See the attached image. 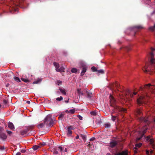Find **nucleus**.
<instances>
[{
	"label": "nucleus",
	"instance_id": "1a4fd4ad",
	"mask_svg": "<svg viewBox=\"0 0 155 155\" xmlns=\"http://www.w3.org/2000/svg\"><path fill=\"white\" fill-rule=\"evenodd\" d=\"M81 66L83 67V70L81 71V76H83L86 71V66L85 63L82 62L81 63Z\"/></svg>",
	"mask_w": 155,
	"mask_h": 155
},
{
	"label": "nucleus",
	"instance_id": "ddd939ff",
	"mask_svg": "<svg viewBox=\"0 0 155 155\" xmlns=\"http://www.w3.org/2000/svg\"><path fill=\"white\" fill-rule=\"evenodd\" d=\"M142 145V143H139L138 144H136L135 147H134V152L135 153H137V147H140Z\"/></svg>",
	"mask_w": 155,
	"mask_h": 155
},
{
	"label": "nucleus",
	"instance_id": "4d7b16f0",
	"mask_svg": "<svg viewBox=\"0 0 155 155\" xmlns=\"http://www.w3.org/2000/svg\"><path fill=\"white\" fill-rule=\"evenodd\" d=\"M2 105L0 104V108L2 107Z\"/></svg>",
	"mask_w": 155,
	"mask_h": 155
},
{
	"label": "nucleus",
	"instance_id": "09e8293b",
	"mask_svg": "<svg viewBox=\"0 0 155 155\" xmlns=\"http://www.w3.org/2000/svg\"><path fill=\"white\" fill-rule=\"evenodd\" d=\"M16 155H21V153L20 152L17 153Z\"/></svg>",
	"mask_w": 155,
	"mask_h": 155
},
{
	"label": "nucleus",
	"instance_id": "473e14b6",
	"mask_svg": "<svg viewBox=\"0 0 155 155\" xmlns=\"http://www.w3.org/2000/svg\"><path fill=\"white\" fill-rule=\"evenodd\" d=\"M62 83V81L59 80L57 81L56 84L58 85L61 84Z\"/></svg>",
	"mask_w": 155,
	"mask_h": 155
},
{
	"label": "nucleus",
	"instance_id": "72a5a7b5",
	"mask_svg": "<svg viewBox=\"0 0 155 155\" xmlns=\"http://www.w3.org/2000/svg\"><path fill=\"white\" fill-rule=\"evenodd\" d=\"M90 113L91 115H93L94 116L96 115V112L94 111L91 112Z\"/></svg>",
	"mask_w": 155,
	"mask_h": 155
},
{
	"label": "nucleus",
	"instance_id": "6e6552de",
	"mask_svg": "<svg viewBox=\"0 0 155 155\" xmlns=\"http://www.w3.org/2000/svg\"><path fill=\"white\" fill-rule=\"evenodd\" d=\"M33 127V126H32L28 127L27 128L24 130H21V134L22 136H25L27 132L29 131L30 130L32 129Z\"/></svg>",
	"mask_w": 155,
	"mask_h": 155
},
{
	"label": "nucleus",
	"instance_id": "4c0bfd02",
	"mask_svg": "<svg viewBox=\"0 0 155 155\" xmlns=\"http://www.w3.org/2000/svg\"><path fill=\"white\" fill-rule=\"evenodd\" d=\"M7 132L9 135H11L12 134V132L10 131L7 130Z\"/></svg>",
	"mask_w": 155,
	"mask_h": 155
},
{
	"label": "nucleus",
	"instance_id": "7ed1b4c3",
	"mask_svg": "<svg viewBox=\"0 0 155 155\" xmlns=\"http://www.w3.org/2000/svg\"><path fill=\"white\" fill-rule=\"evenodd\" d=\"M109 99L110 103L111 105L114 107V112L118 113L119 112L125 113L126 112V109L119 107L116 105V101L114 99L113 95L110 94L109 97Z\"/></svg>",
	"mask_w": 155,
	"mask_h": 155
},
{
	"label": "nucleus",
	"instance_id": "5fc2aeb1",
	"mask_svg": "<svg viewBox=\"0 0 155 155\" xmlns=\"http://www.w3.org/2000/svg\"><path fill=\"white\" fill-rule=\"evenodd\" d=\"M107 155H111L110 153H107Z\"/></svg>",
	"mask_w": 155,
	"mask_h": 155
},
{
	"label": "nucleus",
	"instance_id": "412c9836",
	"mask_svg": "<svg viewBox=\"0 0 155 155\" xmlns=\"http://www.w3.org/2000/svg\"><path fill=\"white\" fill-rule=\"evenodd\" d=\"M80 137H81L84 141H85L86 139V136L84 135L81 134Z\"/></svg>",
	"mask_w": 155,
	"mask_h": 155
},
{
	"label": "nucleus",
	"instance_id": "a18cd8bd",
	"mask_svg": "<svg viewBox=\"0 0 155 155\" xmlns=\"http://www.w3.org/2000/svg\"><path fill=\"white\" fill-rule=\"evenodd\" d=\"M26 150H21V152L22 153H25V152Z\"/></svg>",
	"mask_w": 155,
	"mask_h": 155
},
{
	"label": "nucleus",
	"instance_id": "aec40b11",
	"mask_svg": "<svg viewBox=\"0 0 155 155\" xmlns=\"http://www.w3.org/2000/svg\"><path fill=\"white\" fill-rule=\"evenodd\" d=\"M7 101L6 100H4L3 101V104H4L5 105H3L2 106V108H4L7 106Z\"/></svg>",
	"mask_w": 155,
	"mask_h": 155
},
{
	"label": "nucleus",
	"instance_id": "de8ad7c7",
	"mask_svg": "<svg viewBox=\"0 0 155 155\" xmlns=\"http://www.w3.org/2000/svg\"><path fill=\"white\" fill-rule=\"evenodd\" d=\"M76 139H78L79 138V136L78 135H77L75 137Z\"/></svg>",
	"mask_w": 155,
	"mask_h": 155
},
{
	"label": "nucleus",
	"instance_id": "9b49d317",
	"mask_svg": "<svg viewBox=\"0 0 155 155\" xmlns=\"http://www.w3.org/2000/svg\"><path fill=\"white\" fill-rule=\"evenodd\" d=\"M72 129V127L71 126H70L67 128V135L68 136H70L72 134L71 130Z\"/></svg>",
	"mask_w": 155,
	"mask_h": 155
},
{
	"label": "nucleus",
	"instance_id": "39448f33",
	"mask_svg": "<svg viewBox=\"0 0 155 155\" xmlns=\"http://www.w3.org/2000/svg\"><path fill=\"white\" fill-rule=\"evenodd\" d=\"M52 115L48 114L45 117L44 120V123L46 125H49V126H51L53 123V120L51 118Z\"/></svg>",
	"mask_w": 155,
	"mask_h": 155
},
{
	"label": "nucleus",
	"instance_id": "052dcab7",
	"mask_svg": "<svg viewBox=\"0 0 155 155\" xmlns=\"http://www.w3.org/2000/svg\"><path fill=\"white\" fill-rule=\"evenodd\" d=\"M154 121L155 122V119L154 120Z\"/></svg>",
	"mask_w": 155,
	"mask_h": 155
},
{
	"label": "nucleus",
	"instance_id": "cd10ccee",
	"mask_svg": "<svg viewBox=\"0 0 155 155\" xmlns=\"http://www.w3.org/2000/svg\"><path fill=\"white\" fill-rule=\"evenodd\" d=\"M117 116L112 115V120L113 121H114L117 119Z\"/></svg>",
	"mask_w": 155,
	"mask_h": 155
},
{
	"label": "nucleus",
	"instance_id": "b1692460",
	"mask_svg": "<svg viewBox=\"0 0 155 155\" xmlns=\"http://www.w3.org/2000/svg\"><path fill=\"white\" fill-rule=\"evenodd\" d=\"M45 124V123H40V124H39L38 125V128H40L42 127Z\"/></svg>",
	"mask_w": 155,
	"mask_h": 155
},
{
	"label": "nucleus",
	"instance_id": "2eb2a0df",
	"mask_svg": "<svg viewBox=\"0 0 155 155\" xmlns=\"http://www.w3.org/2000/svg\"><path fill=\"white\" fill-rule=\"evenodd\" d=\"M147 129L146 127L145 129L142 132V133L141 134V137H138L137 139V140H140L141 137L143 136L144 134L146 133V130H147Z\"/></svg>",
	"mask_w": 155,
	"mask_h": 155
},
{
	"label": "nucleus",
	"instance_id": "a19ab883",
	"mask_svg": "<svg viewBox=\"0 0 155 155\" xmlns=\"http://www.w3.org/2000/svg\"><path fill=\"white\" fill-rule=\"evenodd\" d=\"M95 137H92L91 138L90 140V141H92V140H94L95 139Z\"/></svg>",
	"mask_w": 155,
	"mask_h": 155
},
{
	"label": "nucleus",
	"instance_id": "bf43d9fd",
	"mask_svg": "<svg viewBox=\"0 0 155 155\" xmlns=\"http://www.w3.org/2000/svg\"><path fill=\"white\" fill-rule=\"evenodd\" d=\"M127 50H130V49H127Z\"/></svg>",
	"mask_w": 155,
	"mask_h": 155
},
{
	"label": "nucleus",
	"instance_id": "f257e3e1",
	"mask_svg": "<svg viewBox=\"0 0 155 155\" xmlns=\"http://www.w3.org/2000/svg\"><path fill=\"white\" fill-rule=\"evenodd\" d=\"M155 87L151 85L150 84L145 85L143 87H141L140 90L143 91L144 94L140 97L137 99V102L138 104H140L145 103L146 100L149 97V94H147V91H150L152 93H154Z\"/></svg>",
	"mask_w": 155,
	"mask_h": 155
},
{
	"label": "nucleus",
	"instance_id": "2f4dec72",
	"mask_svg": "<svg viewBox=\"0 0 155 155\" xmlns=\"http://www.w3.org/2000/svg\"><path fill=\"white\" fill-rule=\"evenodd\" d=\"M91 69L93 71H97L96 67L94 66L92 67Z\"/></svg>",
	"mask_w": 155,
	"mask_h": 155
},
{
	"label": "nucleus",
	"instance_id": "79ce46f5",
	"mask_svg": "<svg viewBox=\"0 0 155 155\" xmlns=\"http://www.w3.org/2000/svg\"><path fill=\"white\" fill-rule=\"evenodd\" d=\"M45 143H43L42 144H40L39 145L40 146H41V147H42V146H43L44 145H45Z\"/></svg>",
	"mask_w": 155,
	"mask_h": 155
},
{
	"label": "nucleus",
	"instance_id": "f704fd0d",
	"mask_svg": "<svg viewBox=\"0 0 155 155\" xmlns=\"http://www.w3.org/2000/svg\"><path fill=\"white\" fill-rule=\"evenodd\" d=\"M58 150H59L60 151L62 152L63 151V150L62 148L61 147H58Z\"/></svg>",
	"mask_w": 155,
	"mask_h": 155
},
{
	"label": "nucleus",
	"instance_id": "393cba45",
	"mask_svg": "<svg viewBox=\"0 0 155 155\" xmlns=\"http://www.w3.org/2000/svg\"><path fill=\"white\" fill-rule=\"evenodd\" d=\"M71 71L72 73H76L77 72V69L76 68H74L72 69Z\"/></svg>",
	"mask_w": 155,
	"mask_h": 155
},
{
	"label": "nucleus",
	"instance_id": "0eeeda50",
	"mask_svg": "<svg viewBox=\"0 0 155 155\" xmlns=\"http://www.w3.org/2000/svg\"><path fill=\"white\" fill-rule=\"evenodd\" d=\"M54 66L55 67L56 70L57 71L59 72H62L64 71V69L63 67H61L59 68V65L58 63L56 62H54Z\"/></svg>",
	"mask_w": 155,
	"mask_h": 155
},
{
	"label": "nucleus",
	"instance_id": "8fccbe9b",
	"mask_svg": "<svg viewBox=\"0 0 155 155\" xmlns=\"http://www.w3.org/2000/svg\"><path fill=\"white\" fill-rule=\"evenodd\" d=\"M26 103L28 104H30V102L29 101H27Z\"/></svg>",
	"mask_w": 155,
	"mask_h": 155
},
{
	"label": "nucleus",
	"instance_id": "864d4df0",
	"mask_svg": "<svg viewBox=\"0 0 155 155\" xmlns=\"http://www.w3.org/2000/svg\"><path fill=\"white\" fill-rule=\"evenodd\" d=\"M153 153V151L152 150H151L150 151V153L151 154H152V153Z\"/></svg>",
	"mask_w": 155,
	"mask_h": 155
},
{
	"label": "nucleus",
	"instance_id": "a211bd4d",
	"mask_svg": "<svg viewBox=\"0 0 155 155\" xmlns=\"http://www.w3.org/2000/svg\"><path fill=\"white\" fill-rule=\"evenodd\" d=\"M0 137L3 140L7 138L6 135L4 134H0Z\"/></svg>",
	"mask_w": 155,
	"mask_h": 155
},
{
	"label": "nucleus",
	"instance_id": "4be33fe9",
	"mask_svg": "<svg viewBox=\"0 0 155 155\" xmlns=\"http://www.w3.org/2000/svg\"><path fill=\"white\" fill-rule=\"evenodd\" d=\"M64 114L63 113H62L60 114L58 117L59 119L62 120L63 118L64 117Z\"/></svg>",
	"mask_w": 155,
	"mask_h": 155
},
{
	"label": "nucleus",
	"instance_id": "c03bdc74",
	"mask_svg": "<svg viewBox=\"0 0 155 155\" xmlns=\"http://www.w3.org/2000/svg\"><path fill=\"white\" fill-rule=\"evenodd\" d=\"M4 149V147L3 146L0 147V149L1 150H3Z\"/></svg>",
	"mask_w": 155,
	"mask_h": 155
},
{
	"label": "nucleus",
	"instance_id": "6ab92c4d",
	"mask_svg": "<svg viewBox=\"0 0 155 155\" xmlns=\"http://www.w3.org/2000/svg\"><path fill=\"white\" fill-rule=\"evenodd\" d=\"M41 147V146H40V145H35L32 148L34 150H35L38 149Z\"/></svg>",
	"mask_w": 155,
	"mask_h": 155
},
{
	"label": "nucleus",
	"instance_id": "a878e982",
	"mask_svg": "<svg viewBox=\"0 0 155 155\" xmlns=\"http://www.w3.org/2000/svg\"><path fill=\"white\" fill-rule=\"evenodd\" d=\"M149 29L151 31H155V25L149 28Z\"/></svg>",
	"mask_w": 155,
	"mask_h": 155
},
{
	"label": "nucleus",
	"instance_id": "c85d7f7f",
	"mask_svg": "<svg viewBox=\"0 0 155 155\" xmlns=\"http://www.w3.org/2000/svg\"><path fill=\"white\" fill-rule=\"evenodd\" d=\"M77 92L79 94H82V93L81 91V89L78 88L77 89Z\"/></svg>",
	"mask_w": 155,
	"mask_h": 155
},
{
	"label": "nucleus",
	"instance_id": "f3484780",
	"mask_svg": "<svg viewBox=\"0 0 155 155\" xmlns=\"http://www.w3.org/2000/svg\"><path fill=\"white\" fill-rule=\"evenodd\" d=\"M59 90L64 95H66V92L65 89L64 88H59Z\"/></svg>",
	"mask_w": 155,
	"mask_h": 155
},
{
	"label": "nucleus",
	"instance_id": "bb28decb",
	"mask_svg": "<svg viewBox=\"0 0 155 155\" xmlns=\"http://www.w3.org/2000/svg\"><path fill=\"white\" fill-rule=\"evenodd\" d=\"M14 79L17 82H20L21 81L20 79L18 77H14Z\"/></svg>",
	"mask_w": 155,
	"mask_h": 155
},
{
	"label": "nucleus",
	"instance_id": "58836bf2",
	"mask_svg": "<svg viewBox=\"0 0 155 155\" xmlns=\"http://www.w3.org/2000/svg\"><path fill=\"white\" fill-rule=\"evenodd\" d=\"M150 144L152 145V146H153V140L151 139L150 140Z\"/></svg>",
	"mask_w": 155,
	"mask_h": 155
},
{
	"label": "nucleus",
	"instance_id": "e433bc0d",
	"mask_svg": "<svg viewBox=\"0 0 155 155\" xmlns=\"http://www.w3.org/2000/svg\"><path fill=\"white\" fill-rule=\"evenodd\" d=\"M22 81H24L25 82H27L28 81V80L27 79H25L24 78H22L21 79Z\"/></svg>",
	"mask_w": 155,
	"mask_h": 155
},
{
	"label": "nucleus",
	"instance_id": "37998d69",
	"mask_svg": "<svg viewBox=\"0 0 155 155\" xmlns=\"http://www.w3.org/2000/svg\"><path fill=\"white\" fill-rule=\"evenodd\" d=\"M149 150H146V154H147V155H148L149 153Z\"/></svg>",
	"mask_w": 155,
	"mask_h": 155
},
{
	"label": "nucleus",
	"instance_id": "f03ea898",
	"mask_svg": "<svg viewBox=\"0 0 155 155\" xmlns=\"http://www.w3.org/2000/svg\"><path fill=\"white\" fill-rule=\"evenodd\" d=\"M150 51L147 54L149 64H146L142 68L143 71L145 72L151 71L155 72V58L153 51L155 50L152 47L150 48Z\"/></svg>",
	"mask_w": 155,
	"mask_h": 155
},
{
	"label": "nucleus",
	"instance_id": "c9c22d12",
	"mask_svg": "<svg viewBox=\"0 0 155 155\" xmlns=\"http://www.w3.org/2000/svg\"><path fill=\"white\" fill-rule=\"evenodd\" d=\"M135 27L137 29H140L142 28V26L140 25L136 26Z\"/></svg>",
	"mask_w": 155,
	"mask_h": 155
},
{
	"label": "nucleus",
	"instance_id": "49530a36",
	"mask_svg": "<svg viewBox=\"0 0 155 155\" xmlns=\"http://www.w3.org/2000/svg\"><path fill=\"white\" fill-rule=\"evenodd\" d=\"M99 72L101 73H103V71L102 70H99Z\"/></svg>",
	"mask_w": 155,
	"mask_h": 155
},
{
	"label": "nucleus",
	"instance_id": "423d86ee",
	"mask_svg": "<svg viewBox=\"0 0 155 155\" xmlns=\"http://www.w3.org/2000/svg\"><path fill=\"white\" fill-rule=\"evenodd\" d=\"M119 143V141L117 138H115L110 140L109 143V146L111 147H114Z\"/></svg>",
	"mask_w": 155,
	"mask_h": 155
},
{
	"label": "nucleus",
	"instance_id": "ea45409f",
	"mask_svg": "<svg viewBox=\"0 0 155 155\" xmlns=\"http://www.w3.org/2000/svg\"><path fill=\"white\" fill-rule=\"evenodd\" d=\"M78 117L79 118L80 120H82V119L83 117L80 115H78Z\"/></svg>",
	"mask_w": 155,
	"mask_h": 155
},
{
	"label": "nucleus",
	"instance_id": "5701e85b",
	"mask_svg": "<svg viewBox=\"0 0 155 155\" xmlns=\"http://www.w3.org/2000/svg\"><path fill=\"white\" fill-rule=\"evenodd\" d=\"M41 81V80L40 78H38V79L37 80L33 82V84H37L40 82Z\"/></svg>",
	"mask_w": 155,
	"mask_h": 155
},
{
	"label": "nucleus",
	"instance_id": "f8f14e48",
	"mask_svg": "<svg viewBox=\"0 0 155 155\" xmlns=\"http://www.w3.org/2000/svg\"><path fill=\"white\" fill-rule=\"evenodd\" d=\"M140 120L141 121H144V122L147 123V124L149 123V121H148L149 119L147 118H145L142 117H141L140 119Z\"/></svg>",
	"mask_w": 155,
	"mask_h": 155
},
{
	"label": "nucleus",
	"instance_id": "20e7f679",
	"mask_svg": "<svg viewBox=\"0 0 155 155\" xmlns=\"http://www.w3.org/2000/svg\"><path fill=\"white\" fill-rule=\"evenodd\" d=\"M125 95L124 96H122L120 97V98L124 103L123 101L125 102H127L130 101L131 98L137 94L136 92H134L132 93L130 91L128 90L125 93Z\"/></svg>",
	"mask_w": 155,
	"mask_h": 155
},
{
	"label": "nucleus",
	"instance_id": "4468645a",
	"mask_svg": "<svg viewBox=\"0 0 155 155\" xmlns=\"http://www.w3.org/2000/svg\"><path fill=\"white\" fill-rule=\"evenodd\" d=\"M8 127L11 130H13L15 129V127L13 124L10 122H9L8 125Z\"/></svg>",
	"mask_w": 155,
	"mask_h": 155
},
{
	"label": "nucleus",
	"instance_id": "6e6d98bb",
	"mask_svg": "<svg viewBox=\"0 0 155 155\" xmlns=\"http://www.w3.org/2000/svg\"><path fill=\"white\" fill-rule=\"evenodd\" d=\"M1 105H2V106H3V105H5V104H1Z\"/></svg>",
	"mask_w": 155,
	"mask_h": 155
},
{
	"label": "nucleus",
	"instance_id": "13d9d810",
	"mask_svg": "<svg viewBox=\"0 0 155 155\" xmlns=\"http://www.w3.org/2000/svg\"><path fill=\"white\" fill-rule=\"evenodd\" d=\"M55 153H57H57H58V152L57 151H56V152H55Z\"/></svg>",
	"mask_w": 155,
	"mask_h": 155
},
{
	"label": "nucleus",
	"instance_id": "603ef678",
	"mask_svg": "<svg viewBox=\"0 0 155 155\" xmlns=\"http://www.w3.org/2000/svg\"><path fill=\"white\" fill-rule=\"evenodd\" d=\"M65 102L66 103H68V102L69 101H68H68H65Z\"/></svg>",
	"mask_w": 155,
	"mask_h": 155
},
{
	"label": "nucleus",
	"instance_id": "7c9ffc66",
	"mask_svg": "<svg viewBox=\"0 0 155 155\" xmlns=\"http://www.w3.org/2000/svg\"><path fill=\"white\" fill-rule=\"evenodd\" d=\"M63 99V97L62 96L58 97L56 98V100L58 101H61Z\"/></svg>",
	"mask_w": 155,
	"mask_h": 155
},
{
	"label": "nucleus",
	"instance_id": "3c124183",
	"mask_svg": "<svg viewBox=\"0 0 155 155\" xmlns=\"http://www.w3.org/2000/svg\"><path fill=\"white\" fill-rule=\"evenodd\" d=\"M67 151V149L66 148H65V150H64V152H66Z\"/></svg>",
	"mask_w": 155,
	"mask_h": 155
},
{
	"label": "nucleus",
	"instance_id": "dca6fc26",
	"mask_svg": "<svg viewBox=\"0 0 155 155\" xmlns=\"http://www.w3.org/2000/svg\"><path fill=\"white\" fill-rule=\"evenodd\" d=\"M142 114L141 109H138L136 112V115L137 117L141 116Z\"/></svg>",
	"mask_w": 155,
	"mask_h": 155
},
{
	"label": "nucleus",
	"instance_id": "9d476101",
	"mask_svg": "<svg viewBox=\"0 0 155 155\" xmlns=\"http://www.w3.org/2000/svg\"><path fill=\"white\" fill-rule=\"evenodd\" d=\"M76 111V109L75 108H74L72 109L66 110L65 111V112L69 114H73L75 113Z\"/></svg>",
	"mask_w": 155,
	"mask_h": 155
},
{
	"label": "nucleus",
	"instance_id": "c756f323",
	"mask_svg": "<svg viewBox=\"0 0 155 155\" xmlns=\"http://www.w3.org/2000/svg\"><path fill=\"white\" fill-rule=\"evenodd\" d=\"M110 124L109 123H106L104 124L105 127H106L108 128L110 127Z\"/></svg>",
	"mask_w": 155,
	"mask_h": 155
}]
</instances>
